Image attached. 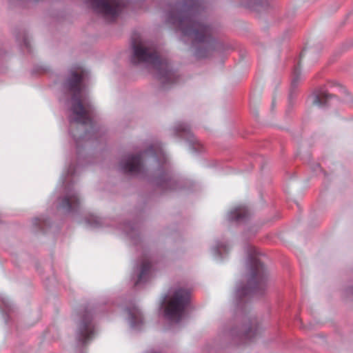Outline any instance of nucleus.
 Returning a JSON list of instances; mask_svg holds the SVG:
<instances>
[{
  "instance_id": "obj_6",
  "label": "nucleus",
  "mask_w": 353,
  "mask_h": 353,
  "mask_svg": "<svg viewBox=\"0 0 353 353\" xmlns=\"http://www.w3.org/2000/svg\"><path fill=\"white\" fill-rule=\"evenodd\" d=\"M265 281V270L261 263L256 258L252 261L251 270L248 285L239 288L236 294L239 297L256 294L259 290H263Z\"/></svg>"
},
{
  "instance_id": "obj_14",
  "label": "nucleus",
  "mask_w": 353,
  "mask_h": 353,
  "mask_svg": "<svg viewBox=\"0 0 353 353\" xmlns=\"http://www.w3.org/2000/svg\"><path fill=\"white\" fill-rule=\"evenodd\" d=\"M243 331L244 336L245 337L251 339L254 335L256 334V333L258 332V327L255 324L252 323L249 325H245L243 327Z\"/></svg>"
},
{
  "instance_id": "obj_1",
  "label": "nucleus",
  "mask_w": 353,
  "mask_h": 353,
  "mask_svg": "<svg viewBox=\"0 0 353 353\" xmlns=\"http://www.w3.org/2000/svg\"><path fill=\"white\" fill-rule=\"evenodd\" d=\"M147 157V161L154 167H157L158 176L156 179L157 185L163 188H172L173 181L169 174L164 172L167 159L161 148L152 146L143 154L136 156H128L121 162V169L125 173L139 174L143 172L142 158Z\"/></svg>"
},
{
  "instance_id": "obj_17",
  "label": "nucleus",
  "mask_w": 353,
  "mask_h": 353,
  "mask_svg": "<svg viewBox=\"0 0 353 353\" xmlns=\"http://www.w3.org/2000/svg\"><path fill=\"white\" fill-rule=\"evenodd\" d=\"M196 56H197L198 57H205V55H203V54H201V52H200V50H198V51L196 52Z\"/></svg>"
},
{
  "instance_id": "obj_9",
  "label": "nucleus",
  "mask_w": 353,
  "mask_h": 353,
  "mask_svg": "<svg viewBox=\"0 0 353 353\" xmlns=\"http://www.w3.org/2000/svg\"><path fill=\"white\" fill-rule=\"evenodd\" d=\"M79 199L76 194L69 193L63 199L60 207L69 212L75 210L79 205Z\"/></svg>"
},
{
  "instance_id": "obj_16",
  "label": "nucleus",
  "mask_w": 353,
  "mask_h": 353,
  "mask_svg": "<svg viewBox=\"0 0 353 353\" xmlns=\"http://www.w3.org/2000/svg\"><path fill=\"white\" fill-rule=\"evenodd\" d=\"M300 75H301V72H300L299 68H295V70L294 71V77H293V79L292 81V85H295L297 83V81L299 79V76Z\"/></svg>"
},
{
  "instance_id": "obj_2",
  "label": "nucleus",
  "mask_w": 353,
  "mask_h": 353,
  "mask_svg": "<svg viewBox=\"0 0 353 353\" xmlns=\"http://www.w3.org/2000/svg\"><path fill=\"white\" fill-rule=\"evenodd\" d=\"M85 75V72L78 68L75 71H71L65 86L72 93L71 112L72 117L71 121L81 124H87L91 122L90 114L92 107L85 97L82 96L81 82Z\"/></svg>"
},
{
  "instance_id": "obj_18",
  "label": "nucleus",
  "mask_w": 353,
  "mask_h": 353,
  "mask_svg": "<svg viewBox=\"0 0 353 353\" xmlns=\"http://www.w3.org/2000/svg\"><path fill=\"white\" fill-rule=\"evenodd\" d=\"M93 225L97 226L99 225V222L98 221H96L94 223H93Z\"/></svg>"
},
{
  "instance_id": "obj_12",
  "label": "nucleus",
  "mask_w": 353,
  "mask_h": 353,
  "mask_svg": "<svg viewBox=\"0 0 353 353\" xmlns=\"http://www.w3.org/2000/svg\"><path fill=\"white\" fill-rule=\"evenodd\" d=\"M129 321L133 328H137L139 325L142 323L143 318L140 310L137 307H133L128 310Z\"/></svg>"
},
{
  "instance_id": "obj_7",
  "label": "nucleus",
  "mask_w": 353,
  "mask_h": 353,
  "mask_svg": "<svg viewBox=\"0 0 353 353\" xmlns=\"http://www.w3.org/2000/svg\"><path fill=\"white\" fill-rule=\"evenodd\" d=\"M87 3L108 20L115 19L124 6L123 0H87Z\"/></svg>"
},
{
  "instance_id": "obj_4",
  "label": "nucleus",
  "mask_w": 353,
  "mask_h": 353,
  "mask_svg": "<svg viewBox=\"0 0 353 353\" xmlns=\"http://www.w3.org/2000/svg\"><path fill=\"white\" fill-rule=\"evenodd\" d=\"M133 54L131 61L133 63H141L152 66L159 72V78L163 83L170 81L174 77V72L168 68L167 62L161 61L157 52L156 47L148 42L139 41L132 42Z\"/></svg>"
},
{
  "instance_id": "obj_13",
  "label": "nucleus",
  "mask_w": 353,
  "mask_h": 353,
  "mask_svg": "<svg viewBox=\"0 0 353 353\" xmlns=\"http://www.w3.org/2000/svg\"><path fill=\"white\" fill-rule=\"evenodd\" d=\"M332 96L326 91H321L319 94L314 96L313 103L316 105L321 106L325 104L326 101Z\"/></svg>"
},
{
  "instance_id": "obj_8",
  "label": "nucleus",
  "mask_w": 353,
  "mask_h": 353,
  "mask_svg": "<svg viewBox=\"0 0 353 353\" xmlns=\"http://www.w3.org/2000/svg\"><path fill=\"white\" fill-rule=\"evenodd\" d=\"M94 332L91 312L86 310L82 314L78 323L77 339L79 341L85 343L92 339Z\"/></svg>"
},
{
  "instance_id": "obj_15",
  "label": "nucleus",
  "mask_w": 353,
  "mask_h": 353,
  "mask_svg": "<svg viewBox=\"0 0 353 353\" xmlns=\"http://www.w3.org/2000/svg\"><path fill=\"white\" fill-rule=\"evenodd\" d=\"M176 132H186L188 134L190 133V130H189V128L187 125L185 124H179L176 128Z\"/></svg>"
},
{
  "instance_id": "obj_5",
  "label": "nucleus",
  "mask_w": 353,
  "mask_h": 353,
  "mask_svg": "<svg viewBox=\"0 0 353 353\" xmlns=\"http://www.w3.org/2000/svg\"><path fill=\"white\" fill-rule=\"evenodd\" d=\"M190 300V292L181 288H174L169 290L165 300L164 314L165 318L171 322H179Z\"/></svg>"
},
{
  "instance_id": "obj_11",
  "label": "nucleus",
  "mask_w": 353,
  "mask_h": 353,
  "mask_svg": "<svg viewBox=\"0 0 353 353\" xmlns=\"http://www.w3.org/2000/svg\"><path fill=\"white\" fill-rule=\"evenodd\" d=\"M152 275L151 265L148 259H143L141 263L138 280L135 285L145 282Z\"/></svg>"
},
{
  "instance_id": "obj_10",
  "label": "nucleus",
  "mask_w": 353,
  "mask_h": 353,
  "mask_svg": "<svg viewBox=\"0 0 353 353\" xmlns=\"http://www.w3.org/2000/svg\"><path fill=\"white\" fill-rule=\"evenodd\" d=\"M250 215L249 211L245 206H239L228 213V217L230 221H242L245 220Z\"/></svg>"
},
{
  "instance_id": "obj_3",
  "label": "nucleus",
  "mask_w": 353,
  "mask_h": 353,
  "mask_svg": "<svg viewBox=\"0 0 353 353\" xmlns=\"http://www.w3.org/2000/svg\"><path fill=\"white\" fill-rule=\"evenodd\" d=\"M197 0H185L181 6L177 23L184 35L190 36L197 42H205L210 37L211 29L197 21L195 12Z\"/></svg>"
}]
</instances>
